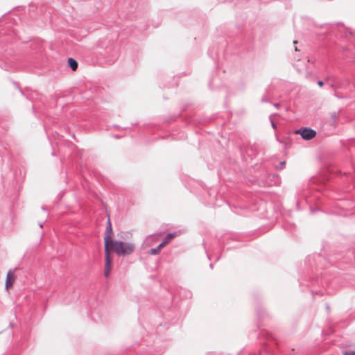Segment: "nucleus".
<instances>
[{
    "label": "nucleus",
    "mask_w": 355,
    "mask_h": 355,
    "mask_svg": "<svg viewBox=\"0 0 355 355\" xmlns=\"http://www.w3.org/2000/svg\"><path fill=\"white\" fill-rule=\"evenodd\" d=\"M105 240V272L104 275L107 277L112 266V259L110 252L113 251L120 256H127L132 254L135 249V245L132 243H125L120 241H113L110 236L107 234L104 238Z\"/></svg>",
    "instance_id": "nucleus-1"
},
{
    "label": "nucleus",
    "mask_w": 355,
    "mask_h": 355,
    "mask_svg": "<svg viewBox=\"0 0 355 355\" xmlns=\"http://www.w3.org/2000/svg\"><path fill=\"white\" fill-rule=\"evenodd\" d=\"M297 132L300 133L301 137L306 140H310L313 139L316 135L315 130L307 128L299 130Z\"/></svg>",
    "instance_id": "nucleus-2"
},
{
    "label": "nucleus",
    "mask_w": 355,
    "mask_h": 355,
    "mask_svg": "<svg viewBox=\"0 0 355 355\" xmlns=\"http://www.w3.org/2000/svg\"><path fill=\"white\" fill-rule=\"evenodd\" d=\"M14 276H13V272L10 270L8 271V272L7 273V276H6V290H8L12 285L13 282H14Z\"/></svg>",
    "instance_id": "nucleus-3"
},
{
    "label": "nucleus",
    "mask_w": 355,
    "mask_h": 355,
    "mask_svg": "<svg viewBox=\"0 0 355 355\" xmlns=\"http://www.w3.org/2000/svg\"><path fill=\"white\" fill-rule=\"evenodd\" d=\"M176 236V233H169L168 234L166 237L164 238V241L162 242L164 244V245H166L175 236Z\"/></svg>",
    "instance_id": "nucleus-4"
},
{
    "label": "nucleus",
    "mask_w": 355,
    "mask_h": 355,
    "mask_svg": "<svg viewBox=\"0 0 355 355\" xmlns=\"http://www.w3.org/2000/svg\"><path fill=\"white\" fill-rule=\"evenodd\" d=\"M68 64L73 71H76L78 68V62L72 58L68 59Z\"/></svg>",
    "instance_id": "nucleus-5"
},
{
    "label": "nucleus",
    "mask_w": 355,
    "mask_h": 355,
    "mask_svg": "<svg viewBox=\"0 0 355 355\" xmlns=\"http://www.w3.org/2000/svg\"><path fill=\"white\" fill-rule=\"evenodd\" d=\"M165 245L164 243H161L157 248H152L150 250V254H152V255H156L157 254L160 250L164 248Z\"/></svg>",
    "instance_id": "nucleus-6"
},
{
    "label": "nucleus",
    "mask_w": 355,
    "mask_h": 355,
    "mask_svg": "<svg viewBox=\"0 0 355 355\" xmlns=\"http://www.w3.org/2000/svg\"><path fill=\"white\" fill-rule=\"evenodd\" d=\"M106 235L107 236V234H109L110 236V233L112 232V227H111V224L109 222L108 223V225L107 227V230H106Z\"/></svg>",
    "instance_id": "nucleus-7"
},
{
    "label": "nucleus",
    "mask_w": 355,
    "mask_h": 355,
    "mask_svg": "<svg viewBox=\"0 0 355 355\" xmlns=\"http://www.w3.org/2000/svg\"><path fill=\"white\" fill-rule=\"evenodd\" d=\"M344 355H355V351L345 352Z\"/></svg>",
    "instance_id": "nucleus-8"
},
{
    "label": "nucleus",
    "mask_w": 355,
    "mask_h": 355,
    "mask_svg": "<svg viewBox=\"0 0 355 355\" xmlns=\"http://www.w3.org/2000/svg\"><path fill=\"white\" fill-rule=\"evenodd\" d=\"M323 84H324V83H323V81H322V80H319V81L318 82V85L320 87H322V86L323 85Z\"/></svg>",
    "instance_id": "nucleus-9"
},
{
    "label": "nucleus",
    "mask_w": 355,
    "mask_h": 355,
    "mask_svg": "<svg viewBox=\"0 0 355 355\" xmlns=\"http://www.w3.org/2000/svg\"><path fill=\"white\" fill-rule=\"evenodd\" d=\"M271 125L274 128H275V123L272 121H271Z\"/></svg>",
    "instance_id": "nucleus-10"
},
{
    "label": "nucleus",
    "mask_w": 355,
    "mask_h": 355,
    "mask_svg": "<svg viewBox=\"0 0 355 355\" xmlns=\"http://www.w3.org/2000/svg\"><path fill=\"white\" fill-rule=\"evenodd\" d=\"M284 164H285V162H280V165H281V166H283V165H284Z\"/></svg>",
    "instance_id": "nucleus-11"
},
{
    "label": "nucleus",
    "mask_w": 355,
    "mask_h": 355,
    "mask_svg": "<svg viewBox=\"0 0 355 355\" xmlns=\"http://www.w3.org/2000/svg\"><path fill=\"white\" fill-rule=\"evenodd\" d=\"M275 105L276 106V107H278V106H279L278 104H275Z\"/></svg>",
    "instance_id": "nucleus-12"
}]
</instances>
